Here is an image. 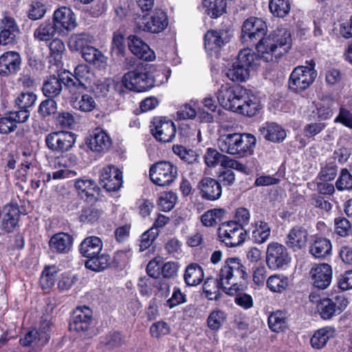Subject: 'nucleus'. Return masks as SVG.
Segmentation results:
<instances>
[{
  "label": "nucleus",
  "mask_w": 352,
  "mask_h": 352,
  "mask_svg": "<svg viewBox=\"0 0 352 352\" xmlns=\"http://www.w3.org/2000/svg\"><path fill=\"white\" fill-rule=\"evenodd\" d=\"M217 99L226 109L250 117L254 116L260 109L257 98L240 86L222 85L217 92Z\"/></svg>",
  "instance_id": "1"
},
{
  "label": "nucleus",
  "mask_w": 352,
  "mask_h": 352,
  "mask_svg": "<svg viewBox=\"0 0 352 352\" xmlns=\"http://www.w3.org/2000/svg\"><path fill=\"white\" fill-rule=\"evenodd\" d=\"M292 47L290 32L285 28H278L256 44L258 56L265 62L276 61Z\"/></svg>",
  "instance_id": "2"
},
{
  "label": "nucleus",
  "mask_w": 352,
  "mask_h": 352,
  "mask_svg": "<svg viewBox=\"0 0 352 352\" xmlns=\"http://www.w3.org/2000/svg\"><path fill=\"white\" fill-rule=\"evenodd\" d=\"M256 143L251 134L230 133L221 135L218 140V146L221 152L230 155H241L249 151Z\"/></svg>",
  "instance_id": "3"
},
{
  "label": "nucleus",
  "mask_w": 352,
  "mask_h": 352,
  "mask_svg": "<svg viewBox=\"0 0 352 352\" xmlns=\"http://www.w3.org/2000/svg\"><path fill=\"white\" fill-rule=\"evenodd\" d=\"M258 58L250 49L241 50L238 58L231 68L227 72L226 76L232 81L243 82L250 76V69H256L258 66Z\"/></svg>",
  "instance_id": "4"
},
{
  "label": "nucleus",
  "mask_w": 352,
  "mask_h": 352,
  "mask_svg": "<svg viewBox=\"0 0 352 352\" xmlns=\"http://www.w3.org/2000/svg\"><path fill=\"white\" fill-rule=\"evenodd\" d=\"M141 67L133 71L125 74L122 78V83H117L115 89L122 93V86L126 89L136 92L145 91L154 86V80Z\"/></svg>",
  "instance_id": "5"
},
{
  "label": "nucleus",
  "mask_w": 352,
  "mask_h": 352,
  "mask_svg": "<svg viewBox=\"0 0 352 352\" xmlns=\"http://www.w3.org/2000/svg\"><path fill=\"white\" fill-rule=\"evenodd\" d=\"M245 268L241 263L238 258H228L224 265L221 267L219 278L221 280L222 289L229 295L233 294L232 286L235 285L234 277L239 276L243 279L247 277Z\"/></svg>",
  "instance_id": "6"
},
{
  "label": "nucleus",
  "mask_w": 352,
  "mask_h": 352,
  "mask_svg": "<svg viewBox=\"0 0 352 352\" xmlns=\"http://www.w3.org/2000/svg\"><path fill=\"white\" fill-rule=\"evenodd\" d=\"M315 63L311 60L309 66H298L292 72L289 80V88L294 92H301L307 89L317 76L314 69Z\"/></svg>",
  "instance_id": "7"
},
{
  "label": "nucleus",
  "mask_w": 352,
  "mask_h": 352,
  "mask_svg": "<svg viewBox=\"0 0 352 352\" xmlns=\"http://www.w3.org/2000/svg\"><path fill=\"white\" fill-rule=\"evenodd\" d=\"M110 183V165L102 168L99 174L98 185L96 188L95 183L91 179H78L75 183V187L79 193H84L87 199L91 201L95 195V192L98 195L102 188L107 193L110 192L109 184Z\"/></svg>",
  "instance_id": "8"
},
{
  "label": "nucleus",
  "mask_w": 352,
  "mask_h": 352,
  "mask_svg": "<svg viewBox=\"0 0 352 352\" xmlns=\"http://www.w3.org/2000/svg\"><path fill=\"white\" fill-rule=\"evenodd\" d=\"M219 237L228 247L242 244L246 237V231L238 222L231 221L223 223L218 229Z\"/></svg>",
  "instance_id": "9"
},
{
  "label": "nucleus",
  "mask_w": 352,
  "mask_h": 352,
  "mask_svg": "<svg viewBox=\"0 0 352 352\" xmlns=\"http://www.w3.org/2000/svg\"><path fill=\"white\" fill-rule=\"evenodd\" d=\"M266 23L260 18L250 17L246 19L241 29V40L248 44L256 45L265 37Z\"/></svg>",
  "instance_id": "10"
},
{
  "label": "nucleus",
  "mask_w": 352,
  "mask_h": 352,
  "mask_svg": "<svg viewBox=\"0 0 352 352\" xmlns=\"http://www.w3.org/2000/svg\"><path fill=\"white\" fill-rule=\"evenodd\" d=\"M149 173L154 184L164 186L175 181L177 176V168L169 162L162 161L152 165Z\"/></svg>",
  "instance_id": "11"
},
{
  "label": "nucleus",
  "mask_w": 352,
  "mask_h": 352,
  "mask_svg": "<svg viewBox=\"0 0 352 352\" xmlns=\"http://www.w3.org/2000/svg\"><path fill=\"white\" fill-rule=\"evenodd\" d=\"M168 25V18L162 10H155L151 14L140 16L137 21V29L151 33H158Z\"/></svg>",
  "instance_id": "12"
},
{
  "label": "nucleus",
  "mask_w": 352,
  "mask_h": 352,
  "mask_svg": "<svg viewBox=\"0 0 352 352\" xmlns=\"http://www.w3.org/2000/svg\"><path fill=\"white\" fill-rule=\"evenodd\" d=\"M76 140V135L70 131H59L47 135V147L56 153H64L70 150Z\"/></svg>",
  "instance_id": "13"
},
{
  "label": "nucleus",
  "mask_w": 352,
  "mask_h": 352,
  "mask_svg": "<svg viewBox=\"0 0 352 352\" xmlns=\"http://www.w3.org/2000/svg\"><path fill=\"white\" fill-rule=\"evenodd\" d=\"M348 300L343 294L331 298H323L317 305L318 311L323 319H329L341 313L348 305Z\"/></svg>",
  "instance_id": "14"
},
{
  "label": "nucleus",
  "mask_w": 352,
  "mask_h": 352,
  "mask_svg": "<svg viewBox=\"0 0 352 352\" xmlns=\"http://www.w3.org/2000/svg\"><path fill=\"white\" fill-rule=\"evenodd\" d=\"M290 257L286 248L278 243L268 244L266 250V264L271 270H278L287 265Z\"/></svg>",
  "instance_id": "15"
},
{
  "label": "nucleus",
  "mask_w": 352,
  "mask_h": 352,
  "mask_svg": "<svg viewBox=\"0 0 352 352\" xmlns=\"http://www.w3.org/2000/svg\"><path fill=\"white\" fill-rule=\"evenodd\" d=\"M51 322L47 318H42L38 330L33 329L29 331L20 342L23 346H29L32 343L38 345L45 344L50 338Z\"/></svg>",
  "instance_id": "16"
},
{
  "label": "nucleus",
  "mask_w": 352,
  "mask_h": 352,
  "mask_svg": "<svg viewBox=\"0 0 352 352\" xmlns=\"http://www.w3.org/2000/svg\"><path fill=\"white\" fill-rule=\"evenodd\" d=\"M151 131L157 140L162 142H169L175 136L176 129L171 120L162 118H154Z\"/></svg>",
  "instance_id": "17"
},
{
  "label": "nucleus",
  "mask_w": 352,
  "mask_h": 352,
  "mask_svg": "<svg viewBox=\"0 0 352 352\" xmlns=\"http://www.w3.org/2000/svg\"><path fill=\"white\" fill-rule=\"evenodd\" d=\"M92 320V311L87 307H78L73 313L69 329L78 333L88 331Z\"/></svg>",
  "instance_id": "18"
},
{
  "label": "nucleus",
  "mask_w": 352,
  "mask_h": 352,
  "mask_svg": "<svg viewBox=\"0 0 352 352\" xmlns=\"http://www.w3.org/2000/svg\"><path fill=\"white\" fill-rule=\"evenodd\" d=\"M310 274L313 285L318 289H324L331 282L333 272L330 265L321 263L314 266Z\"/></svg>",
  "instance_id": "19"
},
{
  "label": "nucleus",
  "mask_w": 352,
  "mask_h": 352,
  "mask_svg": "<svg viewBox=\"0 0 352 352\" xmlns=\"http://www.w3.org/2000/svg\"><path fill=\"white\" fill-rule=\"evenodd\" d=\"M21 65V56L18 52L9 51L0 56V75L7 76L16 74Z\"/></svg>",
  "instance_id": "20"
},
{
  "label": "nucleus",
  "mask_w": 352,
  "mask_h": 352,
  "mask_svg": "<svg viewBox=\"0 0 352 352\" xmlns=\"http://www.w3.org/2000/svg\"><path fill=\"white\" fill-rule=\"evenodd\" d=\"M52 21L56 25L58 31H61L62 29L69 31L76 26L74 13L70 9L65 7L54 12Z\"/></svg>",
  "instance_id": "21"
},
{
  "label": "nucleus",
  "mask_w": 352,
  "mask_h": 352,
  "mask_svg": "<svg viewBox=\"0 0 352 352\" xmlns=\"http://www.w3.org/2000/svg\"><path fill=\"white\" fill-rule=\"evenodd\" d=\"M201 197L214 201L218 199L222 193V187L218 181L211 177H204L199 183Z\"/></svg>",
  "instance_id": "22"
},
{
  "label": "nucleus",
  "mask_w": 352,
  "mask_h": 352,
  "mask_svg": "<svg viewBox=\"0 0 352 352\" xmlns=\"http://www.w3.org/2000/svg\"><path fill=\"white\" fill-rule=\"evenodd\" d=\"M110 138L108 134L101 129H94L87 139L88 147L94 152L107 151Z\"/></svg>",
  "instance_id": "23"
},
{
  "label": "nucleus",
  "mask_w": 352,
  "mask_h": 352,
  "mask_svg": "<svg viewBox=\"0 0 352 352\" xmlns=\"http://www.w3.org/2000/svg\"><path fill=\"white\" fill-rule=\"evenodd\" d=\"M73 241V237L69 234L58 232L51 237L49 247L52 252L67 254L72 249Z\"/></svg>",
  "instance_id": "24"
},
{
  "label": "nucleus",
  "mask_w": 352,
  "mask_h": 352,
  "mask_svg": "<svg viewBox=\"0 0 352 352\" xmlns=\"http://www.w3.org/2000/svg\"><path fill=\"white\" fill-rule=\"evenodd\" d=\"M129 40V48L135 56L146 61L153 60L155 57L153 52L141 38L136 36H131Z\"/></svg>",
  "instance_id": "25"
},
{
  "label": "nucleus",
  "mask_w": 352,
  "mask_h": 352,
  "mask_svg": "<svg viewBox=\"0 0 352 352\" xmlns=\"http://www.w3.org/2000/svg\"><path fill=\"white\" fill-rule=\"evenodd\" d=\"M21 212L17 205L10 204L3 208L1 228L5 231L12 232L18 226Z\"/></svg>",
  "instance_id": "26"
},
{
  "label": "nucleus",
  "mask_w": 352,
  "mask_h": 352,
  "mask_svg": "<svg viewBox=\"0 0 352 352\" xmlns=\"http://www.w3.org/2000/svg\"><path fill=\"white\" fill-rule=\"evenodd\" d=\"M307 231L302 227H294L287 236L286 243L294 250H300L306 246L307 242Z\"/></svg>",
  "instance_id": "27"
},
{
  "label": "nucleus",
  "mask_w": 352,
  "mask_h": 352,
  "mask_svg": "<svg viewBox=\"0 0 352 352\" xmlns=\"http://www.w3.org/2000/svg\"><path fill=\"white\" fill-rule=\"evenodd\" d=\"M82 57L89 63L93 64L100 69H105L108 65V58L98 49L89 45L81 53Z\"/></svg>",
  "instance_id": "28"
},
{
  "label": "nucleus",
  "mask_w": 352,
  "mask_h": 352,
  "mask_svg": "<svg viewBox=\"0 0 352 352\" xmlns=\"http://www.w3.org/2000/svg\"><path fill=\"white\" fill-rule=\"evenodd\" d=\"M102 248V243L100 238L90 236L82 241L80 245V251L83 256L91 259L99 254Z\"/></svg>",
  "instance_id": "29"
},
{
  "label": "nucleus",
  "mask_w": 352,
  "mask_h": 352,
  "mask_svg": "<svg viewBox=\"0 0 352 352\" xmlns=\"http://www.w3.org/2000/svg\"><path fill=\"white\" fill-rule=\"evenodd\" d=\"M64 76H50L43 82V92L48 98L58 96L62 91Z\"/></svg>",
  "instance_id": "30"
},
{
  "label": "nucleus",
  "mask_w": 352,
  "mask_h": 352,
  "mask_svg": "<svg viewBox=\"0 0 352 352\" xmlns=\"http://www.w3.org/2000/svg\"><path fill=\"white\" fill-rule=\"evenodd\" d=\"M261 135L269 141L280 142L286 138V132L276 123H266L259 129Z\"/></svg>",
  "instance_id": "31"
},
{
  "label": "nucleus",
  "mask_w": 352,
  "mask_h": 352,
  "mask_svg": "<svg viewBox=\"0 0 352 352\" xmlns=\"http://www.w3.org/2000/svg\"><path fill=\"white\" fill-rule=\"evenodd\" d=\"M331 251V241L327 238L316 237L309 247V252L316 258H322L329 255Z\"/></svg>",
  "instance_id": "32"
},
{
  "label": "nucleus",
  "mask_w": 352,
  "mask_h": 352,
  "mask_svg": "<svg viewBox=\"0 0 352 352\" xmlns=\"http://www.w3.org/2000/svg\"><path fill=\"white\" fill-rule=\"evenodd\" d=\"M56 25L52 21H46L39 25L34 32V37L38 41H50L58 32Z\"/></svg>",
  "instance_id": "33"
},
{
  "label": "nucleus",
  "mask_w": 352,
  "mask_h": 352,
  "mask_svg": "<svg viewBox=\"0 0 352 352\" xmlns=\"http://www.w3.org/2000/svg\"><path fill=\"white\" fill-rule=\"evenodd\" d=\"M334 335V330L331 327H324L314 332L310 339V344L315 349H321L325 346L330 338Z\"/></svg>",
  "instance_id": "34"
},
{
  "label": "nucleus",
  "mask_w": 352,
  "mask_h": 352,
  "mask_svg": "<svg viewBox=\"0 0 352 352\" xmlns=\"http://www.w3.org/2000/svg\"><path fill=\"white\" fill-rule=\"evenodd\" d=\"M72 105L74 109L82 112L92 111L96 107V103L93 97L89 94H80L72 98Z\"/></svg>",
  "instance_id": "35"
},
{
  "label": "nucleus",
  "mask_w": 352,
  "mask_h": 352,
  "mask_svg": "<svg viewBox=\"0 0 352 352\" xmlns=\"http://www.w3.org/2000/svg\"><path fill=\"white\" fill-rule=\"evenodd\" d=\"M202 268L197 263H191L186 269L184 280L188 285H199L204 278Z\"/></svg>",
  "instance_id": "36"
},
{
  "label": "nucleus",
  "mask_w": 352,
  "mask_h": 352,
  "mask_svg": "<svg viewBox=\"0 0 352 352\" xmlns=\"http://www.w3.org/2000/svg\"><path fill=\"white\" fill-rule=\"evenodd\" d=\"M225 33L209 30L205 34V47L207 50H215L223 46L227 41L223 36Z\"/></svg>",
  "instance_id": "37"
},
{
  "label": "nucleus",
  "mask_w": 352,
  "mask_h": 352,
  "mask_svg": "<svg viewBox=\"0 0 352 352\" xmlns=\"http://www.w3.org/2000/svg\"><path fill=\"white\" fill-rule=\"evenodd\" d=\"M91 41V36L85 33L72 35L69 39L68 46L70 50L73 52H79L82 53L89 45Z\"/></svg>",
  "instance_id": "38"
},
{
  "label": "nucleus",
  "mask_w": 352,
  "mask_h": 352,
  "mask_svg": "<svg viewBox=\"0 0 352 352\" xmlns=\"http://www.w3.org/2000/svg\"><path fill=\"white\" fill-rule=\"evenodd\" d=\"M271 230L269 225L262 221L256 222L254 228L252 230V240L258 244L265 243L270 235Z\"/></svg>",
  "instance_id": "39"
},
{
  "label": "nucleus",
  "mask_w": 352,
  "mask_h": 352,
  "mask_svg": "<svg viewBox=\"0 0 352 352\" xmlns=\"http://www.w3.org/2000/svg\"><path fill=\"white\" fill-rule=\"evenodd\" d=\"M206 12L212 18H217L226 12L225 0H203Z\"/></svg>",
  "instance_id": "40"
},
{
  "label": "nucleus",
  "mask_w": 352,
  "mask_h": 352,
  "mask_svg": "<svg viewBox=\"0 0 352 352\" xmlns=\"http://www.w3.org/2000/svg\"><path fill=\"white\" fill-rule=\"evenodd\" d=\"M63 85L69 90L72 97L80 96V94H82L88 88V85H85L79 79H77L72 75L64 77Z\"/></svg>",
  "instance_id": "41"
},
{
  "label": "nucleus",
  "mask_w": 352,
  "mask_h": 352,
  "mask_svg": "<svg viewBox=\"0 0 352 352\" xmlns=\"http://www.w3.org/2000/svg\"><path fill=\"white\" fill-rule=\"evenodd\" d=\"M220 287L222 289L219 278H208L203 285L204 292L209 300H217L220 298Z\"/></svg>",
  "instance_id": "42"
},
{
  "label": "nucleus",
  "mask_w": 352,
  "mask_h": 352,
  "mask_svg": "<svg viewBox=\"0 0 352 352\" xmlns=\"http://www.w3.org/2000/svg\"><path fill=\"white\" fill-rule=\"evenodd\" d=\"M109 261L110 258L108 254H101L88 259L85 265L87 269L95 272H101L109 267Z\"/></svg>",
  "instance_id": "43"
},
{
  "label": "nucleus",
  "mask_w": 352,
  "mask_h": 352,
  "mask_svg": "<svg viewBox=\"0 0 352 352\" xmlns=\"http://www.w3.org/2000/svg\"><path fill=\"white\" fill-rule=\"evenodd\" d=\"M224 214L223 209H212L201 216V221L205 226H214L222 220Z\"/></svg>",
  "instance_id": "44"
},
{
  "label": "nucleus",
  "mask_w": 352,
  "mask_h": 352,
  "mask_svg": "<svg viewBox=\"0 0 352 352\" xmlns=\"http://www.w3.org/2000/svg\"><path fill=\"white\" fill-rule=\"evenodd\" d=\"M267 287L273 292H282L288 286L289 280L287 277L283 275H272L267 280Z\"/></svg>",
  "instance_id": "45"
},
{
  "label": "nucleus",
  "mask_w": 352,
  "mask_h": 352,
  "mask_svg": "<svg viewBox=\"0 0 352 352\" xmlns=\"http://www.w3.org/2000/svg\"><path fill=\"white\" fill-rule=\"evenodd\" d=\"M334 104V100L331 97L324 98L317 105V117L320 120H325L330 118L333 115L332 107Z\"/></svg>",
  "instance_id": "46"
},
{
  "label": "nucleus",
  "mask_w": 352,
  "mask_h": 352,
  "mask_svg": "<svg viewBox=\"0 0 352 352\" xmlns=\"http://www.w3.org/2000/svg\"><path fill=\"white\" fill-rule=\"evenodd\" d=\"M269 7L271 12L278 17H284L290 10L289 0H270Z\"/></svg>",
  "instance_id": "47"
},
{
  "label": "nucleus",
  "mask_w": 352,
  "mask_h": 352,
  "mask_svg": "<svg viewBox=\"0 0 352 352\" xmlns=\"http://www.w3.org/2000/svg\"><path fill=\"white\" fill-rule=\"evenodd\" d=\"M270 328L274 332H280L286 327V318L285 314L280 311L272 314L268 318Z\"/></svg>",
  "instance_id": "48"
},
{
  "label": "nucleus",
  "mask_w": 352,
  "mask_h": 352,
  "mask_svg": "<svg viewBox=\"0 0 352 352\" xmlns=\"http://www.w3.org/2000/svg\"><path fill=\"white\" fill-rule=\"evenodd\" d=\"M57 268L55 266H50L45 268L40 278V283L43 289L50 288L55 283V274Z\"/></svg>",
  "instance_id": "49"
},
{
  "label": "nucleus",
  "mask_w": 352,
  "mask_h": 352,
  "mask_svg": "<svg viewBox=\"0 0 352 352\" xmlns=\"http://www.w3.org/2000/svg\"><path fill=\"white\" fill-rule=\"evenodd\" d=\"M36 100V95L34 92H21L15 99V103L20 109L28 110L34 104Z\"/></svg>",
  "instance_id": "50"
},
{
  "label": "nucleus",
  "mask_w": 352,
  "mask_h": 352,
  "mask_svg": "<svg viewBox=\"0 0 352 352\" xmlns=\"http://www.w3.org/2000/svg\"><path fill=\"white\" fill-rule=\"evenodd\" d=\"M226 319V314L221 310H214L209 315L207 322L208 327L212 330H218Z\"/></svg>",
  "instance_id": "51"
},
{
  "label": "nucleus",
  "mask_w": 352,
  "mask_h": 352,
  "mask_svg": "<svg viewBox=\"0 0 352 352\" xmlns=\"http://www.w3.org/2000/svg\"><path fill=\"white\" fill-rule=\"evenodd\" d=\"M72 76L87 85L91 82L94 74L91 72L89 66L82 64L76 67L74 74Z\"/></svg>",
  "instance_id": "52"
},
{
  "label": "nucleus",
  "mask_w": 352,
  "mask_h": 352,
  "mask_svg": "<svg viewBox=\"0 0 352 352\" xmlns=\"http://www.w3.org/2000/svg\"><path fill=\"white\" fill-rule=\"evenodd\" d=\"M46 12V6L40 1L32 2L27 11L29 19L36 21L43 18Z\"/></svg>",
  "instance_id": "53"
},
{
  "label": "nucleus",
  "mask_w": 352,
  "mask_h": 352,
  "mask_svg": "<svg viewBox=\"0 0 352 352\" xmlns=\"http://www.w3.org/2000/svg\"><path fill=\"white\" fill-rule=\"evenodd\" d=\"M100 215V212L93 207L84 208L79 216L80 221L85 223H93L96 222Z\"/></svg>",
  "instance_id": "54"
},
{
  "label": "nucleus",
  "mask_w": 352,
  "mask_h": 352,
  "mask_svg": "<svg viewBox=\"0 0 352 352\" xmlns=\"http://www.w3.org/2000/svg\"><path fill=\"white\" fill-rule=\"evenodd\" d=\"M336 186L339 190L352 189V175L346 169L342 170Z\"/></svg>",
  "instance_id": "55"
},
{
  "label": "nucleus",
  "mask_w": 352,
  "mask_h": 352,
  "mask_svg": "<svg viewBox=\"0 0 352 352\" xmlns=\"http://www.w3.org/2000/svg\"><path fill=\"white\" fill-rule=\"evenodd\" d=\"M335 229L336 233L341 236H345L351 232V225L349 221L344 217H338L335 219Z\"/></svg>",
  "instance_id": "56"
},
{
  "label": "nucleus",
  "mask_w": 352,
  "mask_h": 352,
  "mask_svg": "<svg viewBox=\"0 0 352 352\" xmlns=\"http://www.w3.org/2000/svg\"><path fill=\"white\" fill-rule=\"evenodd\" d=\"M50 55L54 60H59L62 58L65 47L63 41L59 38L53 39L49 45Z\"/></svg>",
  "instance_id": "57"
},
{
  "label": "nucleus",
  "mask_w": 352,
  "mask_h": 352,
  "mask_svg": "<svg viewBox=\"0 0 352 352\" xmlns=\"http://www.w3.org/2000/svg\"><path fill=\"white\" fill-rule=\"evenodd\" d=\"M57 111V103L53 99L43 100L39 105L38 112L43 116L47 117L54 114Z\"/></svg>",
  "instance_id": "58"
},
{
  "label": "nucleus",
  "mask_w": 352,
  "mask_h": 352,
  "mask_svg": "<svg viewBox=\"0 0 352 352\" xmlns=\"http://www.w3.org/2000/svg\"><path fill=\"white\" fill-rule=\"evenodd\" d=\"M158 234L159 232L154 228H151L143 233L141 236L140 250L144 251L150 247Z\"/></svg>",
  "instance_id": "59"
},
{
  "label": "nucleus",
  "mask_w": 352,
  "mask_h": 352,
  "mask_svg": "<svg viewBox=\"0 0 352 352\" xmlns=\"http://www.w3.org/2000/svg\"><path fill=\"white\" fill-rule=\"evenodd\" d=\"M176 196L173 192L162 195L159 198L158 206L163 211H170L175 204Z\"/></svg>",
  "instance_id": "60"
},
{
  "label": "nucleus",
  "mask_w": 352,
  "mask_h": 352,
  "mask_svg": "<svg viewBox=\"0 0 352 352\" xmlns=\"http://www.w3.org/2000/svg\"><path fill=\"white\" fill-rule=\"evenodd\" d=\"M235 180L234 173L230 169H227L219 172L217 181L221 186L229 187L234 184Z\"/></svg>",
  "instance_id": "61"
},
{
  "label": "nucleus",
  "mask_w": 352,
  "mask_h": 352,
  "mask_svg": "<svg viewBox=\"0 0 352 352\" xmlns=\"http://www.w3.org/2000/svg\"><path fill=\"white\" fill-rule=\"evenodd\" d=\"M223 154L219 153L217 150L209 148L205 154V162L208 166L214 167L218 164H221Z\"/></svg>",
  "instance_id": "62"
},
{
  "label": "nucleus",
  "mask_w": 352,
  "mask_h": 352,
  "mask_svg": "<svg viewBox=\"0 0 352 352\" xmlns=\"http://www.w3.org/2000/svg\"><path fill=\"white\" fill-rule=\"evenodd\" d=\"M179 265L176 262H166L161 267V272L164 278H172L177 276Z\"/></svg>",
  "instance_id": "63"
},
{
  "label": "nucleus",
  "mask_w": 352,
  "mask_h": 352,
  "mask_svg": "<svg viewBox=\"0 0 352 352\" xmlns=\"http://www.w3.org/2000/svg\"><path fill=\"white\" fill-rule=\"evenodd\" d=\"M335 122H340L352 129V113L343 107L340 108L338 116L335 118Z\"/></svg>",
  "instance_id": "64"
}]
</instances>
